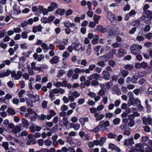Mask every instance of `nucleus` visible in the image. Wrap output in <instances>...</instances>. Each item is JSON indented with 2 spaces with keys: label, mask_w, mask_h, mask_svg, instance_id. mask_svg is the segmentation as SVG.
Returning a JSON list of instances; mask_svg holds the SVG:
<instances>
[{
  "label": "nucleus",
  "mask_w": 152,
  "mask_h": 152,
  "mask_svg": "<svg viewBox=\"0 0 152 152\" xmlns=\"http://www.w3.org/2000/svg\"><path fill=\"white\" fill-rule=\"evenodd\" d=\"M65 12V10L64 9H62L61 8L58 9L56 11V14L60 15L61 16L64 15Z\"/></svg>",
  "instance_id": "19"
},
{
  "label": "nucleus",
  "mask_w": 152,
  "mask_h": 152,
  "mask_svg": "<svg viewBox=\"0 0 152 152\" xmlns=\"http://www.w3.org/2000/svg\"><path fill=\"white\" fill-rule=\"evenodd\" d=\"M99 85V82L98 81L93 80L91 81V86H94L95 87H97Z\"/></svg>",
  "instance_id": "37"
},
{
  "label": "nucleus",
  "mask_w": 152,
  "mask_h": 152,
  "mask_svg": "<svg viewBox=\"0 0 152 152\" xmlns=\"http://www.w3.org/2000/svg\"><path fill=\"white\" fill-rule=\"evenodd\" d=\"M107 137L108 138L110 139L115 138L116 137V135L115 134L110 133L108 134Z\"/></svg>",
  "instance_id": "47"
},
{
  "label": "nucleus",
  "mask_w": 152,
  "mask_h": 152,
  "mask_svg": "<svg viewBox=\"0 0 152 152\" xmlns=\"http://www.w3.org/2000/svg\"><path fill=\"white\" fill-rule=\"evenodd\" d=\"M147 64L145 62H142L141 63H136L135 66H147Z\"/></svg>",
  "instance_id": "32"
},
{
  "label": "nucleus",
  "mask_w": 152,
  "mask_h": 152,
  "mask_svg": "<svg viewBox=\"0 0 152 152\" xmlns=\"http://www.w3.org/2000/svg\"><path fill=\"white\" fill-rule=\"evenodd\" d=\"M97 29L99 31L102 33H104L108 30L107 28L104 27L101 25L97 27Z\"/></svg>",
  "instance_id": "20"
},
{
  "label": "nucleus",
  "mask_w": 152,
  "mask_h": 152,
  "mask_svg": "<svg viewBox=\"0 0 152 152\" xmlns=\"http://www.w3.org/2000/svg\"><path fill=\"white\" fill-rule=\"evenodd\" d=\"M142 18L146 24L150 23L152 19V11L149 10L146 11Z\"/></svg>",
  "instance_id": "1"
},
{
  "label": "nucleus",
  "mask_w": 152,
  "mask_h": 152,
  "mask_svg": "<svg viewBox=\"0 0 152 152\" xmlns=\"http://www.w3.org/2000/svg\"><path fill=\"white\" fill-rule=\"evenodd\" d=\"M73 13V10L71 9L67 10L65 13V15L66 16L71 15Z\"/></svg>",
  "instance_id": "46"
},
{
  "label": "nucleus",
  "mask_w": 152,
  "mask_h": 152,
  "mask_svg": "<svg viewBox=\"0 0 152 152\" xmlns=\"http://www.w3.org/2000/svg\"><path fill=\"white\" fill-rule=\"evenodd\" d=\"M102 126L101 124H99L94 129L91 130V132H96L99 131H102Z\"/></svg>",
  "instance_id": "18"
},
{
  "label": "nucleus",
  "mask_w": 152,
  "mask_h": 152,
  "mask_svg": "<svg viewBox=\"0 0 152 152\" xmlns=\"http://www.w3.org/2000/svg\"><path fill=\"white\" fill-rule=\"evenodd\" d=\"M134 116L133 115L130 114L126 118H124L122 120V121L124 124H127V122L129 121L134 119Z\"/></svg>",
  "instance_id": "10"
},
{
  "label": "nucleus",
  "mask_w": 152,
  "mask_h": 152,
  "mask_svg": "<svg viewBox=\"0 0 152 152\" xmlns=\"http://www.w3.org/2000/svg\"><path fill=\"white\" fill-rule=\"evenodd\" d=\"M67 140V142L69 143L71 145L72 147H74L75 145V144L71 139H69V137H68Z\"/></svg>",
  "instance_id": "40"
},
{
  "label": "nucleus",
  "mask_w": 152,
  "mask_h": 152,
  "mask_svg": "<svg viewBox=\"0 0 152 152\" xmlns=\"http://www.w3.org/2000/svg\"><path fill=\"white\" fill-rule=\"evenodd\" d=\"M68 109V107L64 104L62 105L61 107V110L62 111H65L67 110Z\"/></svg>",
  "instance_id": "50"
},
{
  "label": "nucleus",
  "mask_w": 152,
  "mask_h": 152,
  "mask_svg": "<svg viewBox=\"0 0 152 152\" xmlns=\"http://www.w3.org/2000/svg\"><path fill=\"white\" fill-rule=\"evenodd\" d=\"M41 22L44 23H49L48 18L46 17H44L41 19Z\"/></svg>",
  "instance_id": "57"
},
{
  "label": "nucleus",
  "mask_w": 152,
  "mask_h": 152,
  "mask_svg": "<svg viewBox=\"0 0 152 152\" xmlns=\"http://www.w3.org/2000/svg\"><path fill=\"white\" fill-rule=\"evenodd\" d=\"M133 101L136 103L137 105L140 104L141 101L138 98H137L136 99H134Z\"/></svg>",
  "instance_id": "63"
},
{
  "label": "nucleus",
  "mask_w": 152,
  "mask_h": 152,
  "mask_svg": "<svg viewBox=\"0 0 152 152\" xmlns=\"http://www.w3.org/2000/svg\"><path fill=\"white\" fill-rule=\"evenodd\" d=\"M50 94H49V97L50 98V99L53 101L55 99V98L54 97V94L52 91H49Z\"/></svg>",
  "instance_id": "38"
},
{
  "label": "nucleus",
  "mask_w": 152,
  "mask_h": 152,
  "mask_svg": "<svg viewBox=\"0 0 152 152\" xmlns=\"http://www.w3.org/2000/svg\"><path fill=\"white\" fill-rule=\"evenodd\" d=\"M6 152H17L16 150L12 147H10L8 150H7Z\"/></svg>",
  "instance_id": "64"
},
{
  "label": "nucleus",
  "mask_w": 152,
  "mask_h": 152,
  "mask_svg": "<svg viewBox=\"0 0 152 152\" xmlns=\"http://www.w3.org/2000/svg\"><path fill=\"white\" fill-rule=\"evenodd\" d=\"M110 35H116L120 33L119 29L116 27H111L110 30Z\"/></svg>",
  "instance_id": "6"
},
{
  "label": "nucleus",
  "mask_w": 152,
  "mask_h": 152,
  "mask_svg": "<svg viewBox=\"0 0 152 152\" xmlns=\"http://www.w3.org/2000/svg\"><path fill=\"white\" fill-rule=\"evenodd\" d=\"M11 76L14 77L15 80H17L19 79L21 77L22 72L20 71H18L17 72V74L15 71L12 72H11Z\"/></svg>",
  "instance_id": "4"
},
{
  "label": "nucleus",
  "mask_w": 152,
  "mask_h": 152,
  "mask_svg": "<svg viewBox=\"0 0 152 152\" xmlns=\"http://www.w3.org/2000/svg\"><path fill=\"white\" fill-rule=\"evenodd\" d=\"M76 105V103L74 102L72 103H70L69 104V106L72 109H74L75 108Z\"/></svg>",
  "instance_id": "62"
},
{
  "label": "nucleus",
  "mask_w": 152,
  "mask_h": 152,
  "mask_svg": "<svg viewBox=\"0 0 152 152\" xmlns=\"http://www.w3.org/2000/svg\"><path fill=\"white\" fill-rule=\"evenodd\" d=\"M144 91V90L142 88H136L134 90L133 92L136 95H141Z\"/></svg>",
  "instance_id": "12"
},
{
  "label": "nucleus",
  "mask_w": 152,
  "mask_h": 152,
  "mask_svg": "<svg viewBox=\"0 0 152 152\" xmlns=\"http://www.w3.org/2000/svg\"><path fill=\"white\" fill-rule=\"evenodd\" d=\"M112 46L114 48H116L120 47L121 44L117 42H116L115 43L112 44Z\"/></svg>",
  "instance_id": "45"
},
{
  "label": "nucleus",
  "mask_w": 152,
  "mask_h": 152,
  "mask_svg": "<svg viewBox=\"0 0 152 152\" xmlns=\"http://www.w3.org/2000/svg\"><path fill=\"white\" fill-rule=\"evenodd\" d=\"M115 50L114 49H112L106 56H100L99 57V59L101 60H103L105 61L107 60V59H112L113 57V56L115 55Z\"/></svg>",
  "instance_id": "3"
},
{
  "label": "nucleus",
  "mask_w": 152,
  "mask_h": 152,
  "mask_svg": "<svg viewBox=\"0 0 152 152\" xmlns=\"http://www.w3.org/2000/svg\"><path fill=\"white\" fill-rule=\"evenodd\" d=\"M13 29L14 32L15 33H20L21 31V29L20 27L15 28Z\"/></svg>",
  "instance_id": "51"
},
{
  "label": "nucleus",
  "mask_w": 152,
  "mask_h": 152,
  "mask_svg": "<svg viewBox=\"0 0 152 152\" xmlns=\"http://www.w3.org/2000/svg\"><path fill=\"white\" fill-rule=\"evenodd\" d=\"M55 43L58 47V49L60 50H63L64 49L65 47L64 45H62V42L60 40L55 41Z\"/></svg>",
  "instance_id": "7"
},
{
  "label": "nucleus",
  "mask_w": 152,
  "mask_h": 152,
  "mask_svg": "<svg viewBox=\"0 0 152 152\" xmlns=\"http://www.w3.org/2000/svg\"><path fill=\"white\" fill-rule=\"evenodd\" d=\"M59 58L58 56H54L50 60V62L52 64L57 63L59 60Z\"/></svg>",
  "instance_id": "21"
},
{
  "label": "nucleus",
  "mask_w": 152,
  "mask_h": 152,
  "mask_svg": "<svg viewBox=\"0 0 152 152\" xmlns=\"http://www.w3.org/2000/svg\"><path fill=\"white\" fill-rule=\"evenodd\" d=\"M134 143V140L133 137L125 139L124 142V145L128 146L129 145H132Z\"/></svg>",
  "instance_id": "9"
},
{
  "label": "nucleus",
  "mask_w": 152,
  "mask_h": 152,
  "mask_svg": "<svg viewBox=\"0 0 152 152\" xmlns=\"http://www.w3.org/2000/svg\"><path fill=\"white\" fill-rule=\"evenodd\" d=\"M124 50L122 48H120L118 53V55L120 57L122 56L124 54Z\"/></svg>",
  "instance_id": "43"
},
{
  "label": "nucleus",
  "mask_w": 152,
  "mask_h": 152,
  "mask_svg": "<svg viewBox=\"0 0 152 152\" xmlns=\"http://www.w3.org/2000/svg\"><path fill=\"white\" fill-rule=\"evenodd\" d=\"M103 74L104 78L106 80H108L110 78V76L109 73L106 71H103Z\"/></svg>",
  "instance_id": "29"
},
{
  "label": "nucleus",
  "mask_w": 152,
  "mask_h": 152,
  "mask_svg": "<svg viewBox=\"0 0 152 152\" xmlns=\"http://www.w3.org/2000/svg\"><path fill=\"white\" fill-rule=\"evenodd\" d=\"M72 92L70 91L68 94V97L69 101L73 102L75 100V98L72 95Z\"/></svg>",
  "instance_id": "30"
},
{
  "label": "nucleus",
  "mask_w": 152,
  "mask_h": 152,
  "mask_svg": "<svg viewBox=\"0 0 152 152\" xmlns=\"http://www.w3.org/2000/svg\"><path fill=\"white\" fill-rule=\"evenodd\" d=\"M22 123L23 126L28 128L29 125V122L26 119L23 118L22 119Z\"/></svg>",
  "instance_id": "23"
},
{
  "label": "nucleus",
  "mask_w": 152,
  "mask_h": 152,
  "mask_svg": "<svg viewBox=\"0 0 152 152\" xmlns=\"http://www.w3.org/2000/svg\"><path fill=\"white\" fill-rule=\"evenodd\" d=\"M75 73H82L84 72V70L80 69L79 68H76L74 70Z\"/></svg>",
  "instance_id": "49"
},
{
  "label": "nucleus",
  "mask_w": 152,
  "mask_h": 152,
  "mask_svg": "<svg viewBox=\"0 0 152 152\" xmlns=\"http://www.w3.org/2000/svg\"><path fill=\"white\" fill-rule=\"evenodd\" d=\"M70 127L71 128H74L75 130H77L79 129L80 127V125L78 123L75 124L72 123L70 124Z\"/></svg>",
  "instance_id": "22"
},
{
  "label": "nucleus",
  "mask_w": 152,
  "mask_h": 152,
  "mask_svg": "<svg viewBox=\"0 0 152 152\" xmlns=\"http://www.w3.org/2000/svg\"><path fill=\"white\" fill-rule=\"evenodd\" d=\"M2 146L4 147L5 149L6 152L8 150L9 148V144L7 142H3L2 144Z\"/></svg>",
  "instance_id": "39"
},
{
  "label": "nucleus",
  "mask_w": 152,
  "mask_h": 152,
  "mask_svg": "<svg viewBox=\"0 0 152 152\" xmlns=\"http://www.w3.org/2000/svg\"><path fill=\"white\" fill-rule=\"evenodd\" d=\"M137 78L135 76L133 75L132 76V78H131V82L132 83H137Z\"/></svg>",
  "instance_id": "53"
},
{
  "label": "nucleus",
  "mask_w": 152,
  "mask_h": 152,
  "mask_svg": "<svg viewBox=\"0 0 152 152\" xmlns=\"http://www.w3.org/2000/svg\"><path fill=\"white\" fill-rule=\"evenodd\" d=\"M144 37L141 36H139L137 37L136 39L139 42H140L144 40Z\"/></svg>",
  "instance_id": "58"
},
{
  "label": "nucleus",
  "mask_w": 152,
  "mask_h": 152,
  "mask_svg": "<svg viewBox=\"0 0 152 152\" xmlns=\"http://www.w3.org/2000/svg\"><path fill=\"white\" fill-rule=\"evenodd\" d=\"M7 111L9 114L11 115H14L16 114L15 110L10 107L8 108Z\"/></svg>",
  "instance_id": "27"
},
{
  "label": "nucleus",
  "mask_w": 152,
  "mask_h": 152,
  "mask_svg": "<svg viewBox=\"0 0 152 152\" xmlns=\"http://www.w3.org/2000/svg\"><path fill=\"white\" fill-rule=\"evenodd\" d=\"M142 48V47L140 45L134 44L130 47L131 52L132 54L136 55L140 52V50Z\"/></svg>",
  "instance_id": "2"
},
{
  "label": "nucleus",
  "mask_w": 152,
  "mask_h": 152,
  "mask_svg": "<svg viewBox=\"0 0 152 152\" xmlns=\"http://www.w3.org/2000/svg\"><path fill=\"white\" fill-rule=\"evenodd\" d=\"M37 142V140L35 139H29L27 140V144L28 145H34Z\"/></svg>",
  "instance_id": "26"
},
{
  "label": "nucleus",
  "mask_w": 152,
  "mask_h": 152,
  "mask_svg": "<svg viewBox=\"0 0 152 152\" xmlns=\"http://www.w3.org/2000/svg\"><path fill=\"white\" fill-rule=\"evenodd\" d=\"M120 103V100L119 99H117L115 101L114 104L115 107H118Z\"/></svg>",
  "instance_id": "60"
},
{
  "label": "nucleus",
  "mask_w": 152,
  "mask_h": 152,
  "mask_svg": "<svg viewBox=\"0 0 152 152\" xmlns=\"http://www.w3.org/2000/svg\"><path fill=\"white\" fill-rule=\"evenodd\" d=\"M31 53V52L30 51H28L26 52H23L22 53V54L25 57H27L29 56Z\"/></svg>",
  "instance_id": "56"
},
{
  "label": "nucleus",
  "mask_w": 152,
  "mask_h": 152,
  "mask_svg": "<svg viewBox=\"0 0 152 152\" xmlns=\"http://www.w3.org/2000/svg\"><path fill=\"white\" fill-rule=\"evenodd\" d=\"M72 96L75 98H77L80 96V94L75 90L72 92Z\"/></svg>",
  "instance_id": "41"
},
{
  "label": "nucleus",
  "mask_w": 152,
  "mask_h": 152,
  "mask_svg": "<svg viewBox=\"0 0 152 152\" xmlns=\"http://www.w3.org/2000/svg\"><path fill=\"white\" fill-rule=\"evenodd\" d=\"M41 46L43 49L46 50H48L49 49L47 45L45 43H42L41 45Z\"/></svg>",
  "instance_id": "52"
},
{
  "label": "nucleus",
  "mask_w": 152,
  "mask_h": 152,
  "mask_svg": "<svg viewBox=\"0 0 152 152\" xmlns=\"http://www.w3.org/2000/svg\"><path fill=\"white\" fill-rule=\"evenodd\" d=\"M137 29V28L135 27L132 28L129 31V32L130 34H132L134 33Z\"/></svg>",
  "instance_id": "59"
},
{
  "label": "nucleus",
  "mask_w": 152,
  "mask_h": 152,
  "mask_svg": "<svg viewBox=\"0 0 152 152\" xmlns=\"http://www.w3.org/2000/svg\"><path fill=\"white\" fill-rule=\"evenodd\" d=\"M45 144L48 146H50L52 143V142L50 140H46L45 142Z\"/></svg>",
  "instance_id": "42"
},
{
  "label": "nucleus",
  "mask_w": 152,
  "mask_h": 152,
  "mask_svg": "<svg viewBox=\"0 0 152 152\" xmlns=\"http://www.w3.org/2000/svg\"><path fill=\"white\" fill-rule=\"evenodd\" d=\"M28 70L29 71V74L31 75H34V72L33 71V70H39L40 69L39 67H27Z\"/></svg>",
  "instance_id": "17"
},
{
  "label": "nucleus",
  "mask_w": 152,
  "mask_h": 152,
  "mask_svg": "<svg viewBox=\"0 0 152 152\" xmlns=\"http://www.w3.org/2000/svg\"><path fill=\"white\" fill-rule=\"evenodd\" d=\"M107 18L110 20L112 23H113V22L115 20V18L114 15L110 12H107Z\"/></svg>",
  "instance_id": "13"
},
{
  "label": "nucleus",
  "mask_w": 152,
  "mask_h": 152,
  "mask_svg": "<svg viewBox=\"0 0 152 152\" xmlns=\"http://www.w3.org/2000/svg\"><path fill=\"white\" fill-rule=\"evenodd\" d=\"M69 53L67 51L64 52L62 54L63 57L65 58L68 57L69 56Z\"/></svg>",
  "instance_id": "54"
},
{
  "label": "nucleus",
  "mask_w": 152,
  "mask_h": 152,
  "mask_svg": "<svg viewBox=\"0 0 152 152\" xmlns=\"http://www.w3.org/2000/svg\"><path fill=\"white\" fill-rule=\"evenodd\" d=\"M87 48L86 50V53L88 55L91 53V45L90 44H88L87 46Z\"/></svg>",
  "instance_id": "34"
},
{
  "label": "nucleus",
  "mask_w": 152,
  "mask_h": 152,
  "mask_svg": "<svg viewBox=\"0 0 152 152\" xmlns=\"http://www.w3.org/2000/svg\"><path fill=\"white\" fill-rule=\"evenodd\" d=\"M34 58L37 59L38 61H41L44 58V55L43 54H41L38 55L37 53H35L33 55Z\"/></svg>",
  "instance_id": "11"
},
{
  "label": "nucleus",
  "mask_w": 152,
  "mask_h": 152,
  "mask_svg": "<svg viewBox=\"0 0 152 152\" xmlns=\"http://www.w3.org/2000/svg\"><path fill=\"white\" fill-rule=\"evenodd\" d=\"M128 72L126 70H123L121 72L122 76L124 77H126L128 74Z\"/></svg>",
  "instance_id": "48"
},
{
  "label": "nucleus",
  "mask_w": 152,
  "mask_h": 152,
  "mask_svg": "<svg viewBox=\"0 0 152 152\" xmlns=\"http://www.w3.org/2000/svg\"><path fill=\"white\" fill-rule=\"evenodd\" d=\"M112 90L113 91V93L114 94L118 95L120 94L121 93L120 89L118 87L117 85L114 86L112 88Z\"/></svg>",
  "instance_id": "14"
},
{
  "label": "nucleus",
  "mask_w": 152,
  "mask_h": 152,
  "mask_svg": "<svg viewBox=\"0 0 152 152\" xmlns=\"http://www.w3.org/2000/svg\"><path fill=\"white\" fill-rule=\"evenodd\" d=\"M81 47V44L80 43L74 44L73 46V49L76 50H79Z\"/></svg>",
  "instance_id": "28"
},
{
  "label": "nucleus",
  "mask_w": 152,
  "mask_h": 152,
  "mask_svg": "<svg viewBox=\"0 0 152 152\" xmlns=\"http://www.w3.org/2000/svg\"><path fill=\"white\" fill-rule=\"evenodd\" d=\"M120 121L121 120L119 118H116L113 120V123L115 125H117L119 124Z\"/></svg>",
  "instance_id": "35"
},
{
  "label": "nucleus",
  "mask_w": 152,
  "mask_h": 152,
  "mask_svg": "<svg viewBox=\"0 0 152 152\" xmlns=\"http://www.w3.org/2000/svg\"><path fill=\"white\" fill-rule=\"evenodd\" d=\"M11 73V71L7 69L6 72L1 73L0 74V77H2L8 76Z\"/></svg>",
  "instance_id": "24"
},
{
  "label": "nucleus",
  "mask_w": 152,
  "mask_h": 152,
  "mask_svg": "<svg viewBox=\"0 0 152 152\" xmlns=\"http://www.w3.org/2000/svg\"><path fill=\"white\" fill-rule=\"evenodd\" d=\"M150 29V26L149 25H146L144 28V31L146 32H148Z\"/></svg>",
  "instance_id": "61"
},
{
  "label": "nucleus",
  "mask_w": 152,
  "mask_h": 152,
  "mask_svg": "<svg viewBox=\"0 0 152 152\" xmlns=\"http://www.w3.org/2000/svg\"><path fill=\"white\" fill-rule=\"evenodd\" d=\"M94 116L96 118V120L99 121L104 118V114H99L98 112H96L94 114Z\"/></svg>",
  "instance_id": "16"
},
{
  "label": "nucleus",
  "mask_w": 152,
  "mask_h": 152,
  "mask_svg": "<svg viewBox=\"0 0 152 152\" xmlns=\"http://www.w3.org/2000/svg\"><path fill=\"white\" fill-rule=\"evenodd\" d=\"M127 124H121L120 126V129L122 130H124L127 129L128 126L127 125Z\"/></svg>",
  "instance_id": "36"
},
{
  "label": "nucleus",
  "mask_w": 152,
  "mask_h": 152,
  "mask_svg": "<svg viewBox=\"0 0 152 152\" xmlns=\"http://www.w3.org/2000/svg\"><path fill=\"white\" fill-rule=\"evenodd\" d=\"M99 85L101 87H105L104 89L105 90L109 89L113 85V82L112 81H110L107 82L105 84H100Z\"/></svg>",
  "instance_id": "8"
},
{
  "label": "nucleus",
  "mask_w": 152,
  "mask_h": 152,
  "mask_svg": "<svg viewBox=\"0 0 152 152\" xmlns=\"http://www.w3.org/2000/svg\"><path fill=\"white\" fill-rule=\"evenodd\" d=\"M42 28V27L40 25L34 26L32 28V32L35 33L37 31H41Z\"/></svg>",
  "instance_id": "15"
},
{
  "label": "nucleus",
  "mask_w": 152,
  "mask_h": 152,
  "mask_svg": "<svg viewBox=\"0 0 152 152\" xmlns=\"http://www.w3.org/2000/svg\"><path fill=\"white\" fill-rule=\"evenodd\" d=\"M37 142L39 146H42L44 144V140L42 139H40L38 140Z\"/></svg>",
  "instance_id": "55"
},
{
  "label": "nucleus",
  "mask_w": 152,
  "mask_h": 152,
  "mask_svg": "<svg viewBox=\"0 0 152 152\" xmlns=\"http://www.w3.org/2000/svg\"><path fill=\"white\" fill-rule=\"evenodd\" d=\"M103 127H107L110 125V122L109 121L103 120L100 122Z\"/></svg>",
  "instance_id": "25"
},
{
  "label": "nucleus",
  "mask_w": 152,
  "mask_h": 152,
  "mask_svg": "<svg viewBox=\"0 0 152 152\" xmlns=\"http://www.w3.org/2000/svg\"><path fill=\"white\" fill-rule=\"evenodd\" d=\"M144 147V145L142 143H137L135 145V148H134V150L137 152H144V150L142 149Z\"/></svg>",
  "instance_id": "5"
},
{
  "label": "nucleus",
  "mask_w": 152,
  "mask_h": 152,
  "mask_svg": "<svg viewBox=\"0 0 152 152\" xmlns=\"http://www.w3.org/2000/svg\"><path fill=\"white\" fill-rule=\"evenodd\" d=\"M141 139V142L145 144H146L148 141L150 140L148 139V137L147 136L142 137Z\"/></svg>",
  "instance_id": "33"
},
{
  "label": "nucleus",
  "mask_w": 152,
  "mask_h": 152,
  "mask_svg": "<svg viewBox=\"0 0 152 152\" xmlns=\"http://www.w3.org/2000/svg\"><path fill=\"white\" fill-rule=\"evenodd\" d=\"M100 18V16L94 15L93 16L94 20L96 23H98L99 22V20Z\"/></svg>",
  "instance_id": "31"
},
{
  "label": "nucleus",
  "mask_w": 152,
  "mask_h": 152,
  "mask_svg": "<svg viewBox=\"0 0 152 152\" xmlns=\"http://www.w3.org/2000/svg\"><path fill=\"white\" fill-rule=\"evenodd\" d=\"M128 124V126L130 127H133L135 124V122L134 119L131 120L127 122Z\"/></svg>",
  "instance_id": "44"
}]
</instances>
